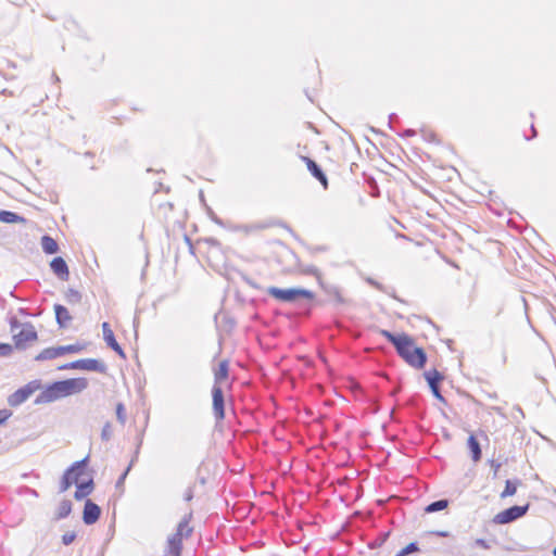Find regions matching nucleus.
I'll return each mask as SVG.
<instances>
[{
  "label": "nucleus",
  "mask_w": 556,
  "mask_h": 556,
  "mask_svg": "<svg viewBox=\"0 0 556 556\" xmlns=\"http://www.w3.org/2000/svg\"><path fill=\"white\" fill-rule=\"evenodd\" d=\"M40 388H41L40 380L29 381L28 383H26L22 388L17 389L14 393H12L9 396L8 402L10 404V406L15 407V406L23 404L26 400H28V397L33 393H35Z\"/></svg>",
  "instance_id": "nucleus-5"
},
{
  "label": "nucleus",
  "mask_w": 556,
  "mask_h": 556,
  "mask_svg": "<svg viewBox=\"0 0 556 556\" xmlns=\"http://www.w3.org/2000/svg\"><path fill=\"white\" fill-rule=\"evenodd\" d=\"M389 533H383L381 534L380 538L376 539L375 542L372 543V546H381L384 541L387 540Z\"/></svg>",
  "instance_id": "nucleus-42"
},
{
  "label": "nucleus",
  "mask_w": 556,
  "mask_h": 556,
  "mask_svg": "<svg viewBox=\"0 0 556 556\" xmlns=\"http://www.w3.org/2000/svg\"><path fill=\"white\" fill-rule=\"evenodd\" d=\"M37 338V331L30 323H25L20 331L13 334L14 345L18 350L26 349L27 343L36 341Z\"/></svg>",
  "instance_id": "nucleus-7"
},
{
  "label": "nucleus",
  "mask_w": 556,
  "mask_h": 556,
  "mask_svg": "<svg viewBox=\"0 0 556 556\" xmlns=\"http://www.w3.org/2000/svg\"><path fill=\"white\" fill-rule=\"evenodd\" d=\"M101 516V508L91 500L85 502L83 510V521L85 525L90 526L96 523Z\"/></svg>",
  "instance_id": "nucleus-11"
},
{
  "label": "nucleus",
  "mask_w": 556,
  "mask_h": 556,
  "mask_svg": "<svg viewBox=\"0 0 556 556\" xmlns=\"http://www.w3.org/2000/svg\"><path fill=\"white\" fill-rule=\"evenodd\" d=\"M491 467L493 468V477L495 478L497 476V471L501 467V464L495 460H490Z\"/></svg>",
  "instance_id": "nucleus-45"
},
{
  "label": "nucleus",
  "mask_w": 556,
  "mask_h": 556,
  "mask_svg": "<svg viewBox=\"0 0 556 556\" xmlns=\"http://www.w3.org/2000/svg\"><path fill=\"white\" fill-rule=\"evenodd\" d=\"M192 513L186 514L176 527V531L170 534L166 540L164 548V556H181L182 540L188 539L193 533V528L190 526Z\"/></svg>",
  "instance_id": "nucleus-2"
},
{
  "label": "nucleus",
  "mask_w": 556,
  "mask_h": 556,
  "mask_svg": "<svg viewBox=\"0 0 556 556\" xmlns=\"http://www.w3.org/2000/svg\"><path fill=\"white\" fill-rule=\"evenodd\" d=\"M72 502L70 500H63L55 511V520H61L68 517L72 513Z\"/></svg>",
  "instance_id": "nucleus-24"
},
{
  "label": "nucleus",
  "mask_w": 556,
  "mask_h": 556,
  "mask_svg": "<svg viewBox=\"0 0 556 556\" xmlns=\"http://www.w3.org/2000/svg\"><path fill=\"white\" fill-rule=\"evenodd\" d=\"M516 410H517V413H519L521 416H523V412H522L521 407L517 406V407H516Z\"/></svg>",
  "instance_id": "nucleus-50"
},
{
  "label": "nucleus",
  "mask_w": 556,
  "mask_h": 556,
  "mask_svg": "<svg viewBox=\"0 0 556 556\" xmlns=\"http://www.w3.org/2000/svg\"><path fill=\"white\" fill-rule=\"evenodd\" d=\"M65 300L70 304H78L81 301V293L78 290L70 288L65 293Z\"/></svg>",
  "instance_id": "nucleus-28"
},
{
  "label": "nucleus",
  "mask_w": 556,
  "mask_h": 556,
  "mask_svg": "<svg viewBox=\"0 0 556 556\" xmlns=\"http://www.w3.org/2000/svg\"><path fill=\"white\" fill-rule=\"evenodd\" d=\"M75 539H76L75 532H66L62 535V543L64 545H70L75 541Z\"/></svg>",
  "instance_id": "nucleus-37"
},
{
  "label": "nucleus",
  "mask_w": 556,
  "mask_h": 556,
  "mask_svg": "<svg viewBox=\"0 0 556 556\" xmlns=\"http://www.w3.org/2000/svg\"><path fill=\"white\" fill-rule=\"evenodd\" d=\"M116 417H117V420L122 424V425H125L126 422V410H125V407L122 403H118L117 406H116Z\"/></svg>",
  "instance_id": "nucleus-34"
},
{
  "label": "nucleus",
  "mask_w": 556,
  "mask_h": 556,
  "mask_svg": "<svg viewBox=\"0 0 556 556\" xmlns=\"http://www.w3.org/2000/svg\"><path fill=\"white\" fill-rule=\"evenodd\" d=\"M475 545L479 546L481 548H484V549H489L490 548L489 543L484 539H477L475 541Z\"/></svg>",
  "instance_id": "nucleus-40"
},
{
  "label": "nucleus",
  "mask_w": 556,
  "mask_h": 556,
  "mask_svg": "<svg viewBox=\"0 0 556 556\" xmlns=\"http://www.w3.org/2000/svg\"><path fill=\"white\" fill-rule=\"evenodd\" d=\"M113 435V428L111 422H105L101 431L102 441H110Z\"/></svg>",
  "instance_id": "nucleus-33"
},
{
  "label": "nucleus",
  "mask_w": 556,
  "mask_h": 556,
  "mask_svg": "<svg viewBox=\"0 0 556 556\" xmlns=\"http://www.w3.org/2000/svg\"><path fill=\"white\" fill-rule=\"evenodd\" d=\"M76 365V361L74 362H71V363H67V364H64L62 366L59 367L60 370H65V369H77V366Z\"/></svg>",
  "instance_id": "nucleus-44"
},
{
  "label": "nucleus",
  "mask_w": 556,
  "mask_h": 556,
  "mask_svg": "<svg viewBox=\"0 0 556 556\" xmlns=\"http://www.w3.org/2000/svg\"><path fill=\"white\" fill-rule=\"evenodd\" d=\"M408 365L417 369L425 367L427 363V354L422 348L415 346L414 341L409 338L396 352Z\"/></svg>",
  "instance_id": "nucleus-3"
},
{
  "label": "nucleus",
  "mask_w": 556,
  "mask_h": 556,
  "mask_svg": "<svg viewBox=\"0 0 556 556\" xmlns=\"http://www.w3.org/2000/svg\"><path fill=\"white\" fill-rule=\"evenodd\" d=\"M93 488H94V483H93L92 478H89L86 481H79L76 484V491L74 493L75 500H77V501L84 500L85 497H87L88 495H90L92 493Z\"/></svg>",
  "instance_id": "nucleus-16"
},
{
  "label": "nucleus",
  "mask_w": 556,
  "mask_h": 556,
  "mask_svg": "<svg viewBox=\"0 0 556 556\" xmlns=\"http://www.w3.org/2000/svg\"><path fill=\"white\" fill-rule=\"evenodd\" d=\"M303 273L306 275L315 276L318 280V283L323 281L319 269L314 265H307L303 268Z\"/></svg>",
  "instance_id": "nucleus-32"
},
{
  "label": "nucleus",
  "mask_w": 556,
  "mask_h": 556,
  "mask_svg": "<svg viewBox=\"0 0 556 556\" xmlns=\"http://www.w3.org/2000/svg\"><path fill=\"white\" fill-rule=\"evenodd\" d=\"M450 502L446 498L438 500L426 506L425 511L428 514L441 511L447 508Z\"/></svg>",
  "instance_id": "nucleus-26"
},
{
  "label": "nucleus",
  "mask_w": 556,
  "mask_h": 556,
  "mask_svg": "<svg viewBox=\"0 0 556 556\" xmlns=\"http://www.w3.org/2000/svg\"><path fill=\"white\" fill-rule=\"evenodd\" d=\"M303 160L307 165V169L312 174L314 178H316L325 188H327L328 180L327 176L321 169V167L312 159L304 156Z\"/></svg>",
  "instance_id": "nucleus-14"
},
{
  "label": "nucleus",
  "mask_w": 556,
  "mask_h": 556,
  "mask_svg": "<svg viewBox=\"0 0 556 556\" xmlns=\"http://www.w3.org/2000/svg\"><path fill=\"white\" fill-rule=\"evenodd\" d=\"M74 468H67L61 479L60 482V493L67 491L72 486V481H70V475L72 473Z\"/></svg>",
  "instance_id": "nucleus-29"
},
{
  "label": "nucleus",
  "mask_w": 556,
  "mask_h": 556,
  "mask_svg": "<svg viewBox=\"0 0 556 556\" xmlns=\"http://www.w3.org/2000/svg\"><path fill=\"white\" fill-rule=\"evenodd\" d=\"M88 387L86 378H71L47 386L35 399V404H46L59 399L80 393Z\"/></svg>",
  "instance_id": "nucleus-1"
},
{
  "label": "nucleus",
  "mask_w": 556,
  "mask_h": 556,
  "mask_svg": "<svg viewBox=\"0 0 556 556\" xmlns=\"http://www.w3.org/2000/svg\"><path fill=\"white\" fill-rule=\"evenodd\" d=\"M11 416V413L7 409L0 410V425L4 424L8 418Z\"/></svg>",
  "instance_id": "nucleus-41"
},
{
  "label": "nucleus",
  "mask_w": 556,
  "mask_h": 556,
  "mask_svg": "<svg viewBox=\"0 0 556 556\" xmlns=\"http://www.w3.org/2000/svg\"><path fill=\"white\" fill-rule=\"evenodd\" d=\"M132 463H134V460H131V463H130V464H129V466L126 468V470L121 475V477H119V478H118V480L116 481V486H121V485L124 483V481H125V479H126V477H127L128 472L130 471V468H131V466H132Z\"/></svg>",
  "instance_id": "nucleus-39"
},
{
  "label": "nucleus",
  "mask_w": 556,
  "mask_h": 556,
  "mask_svg": "<svg viewBox=\"0 0 556 556\" xmlns=\"http://www.w3.org/2000/svg\"><path fill=\"white\" fill-rule=\"evenodd\" d=\"M81 350H83V346L79 344H70V345L58 346L59 356H62L66 353H78Z\"/></svg>",
  "instance_id": "nucleus-30"
},
{
  "label": "nucleus",
  "mask_w": 556,
  "mask_h": 556,
  "mask_svg": "<svg viewBox=\"0 0 556 556\" xmlns=\"http://www.w3.org/2000/svg\"><path fill=\"white\" fill-rule=\"evenodd\" d=\"M54 313H55V319L56 324L60 328L67 327V324L72 320V316L70 315L67 308L61 304L54 305Z\"/></svg>",
  "instance_id": "nucleus-19"
},
{
  "label": "nucleus",
  "mask_w": 556,
  "mask_h": 556,
  "mask_svg": "<svg viewBox=\"0 0 556 556\" xmlns=\"http://www.w3.org/2000/svg\"><path fill=\"white\" fill-rule=\"evenodd\" d=\"M424 376L429 384V388H430L433 396L435 399H438L439 401L444 402L445 400L440 391V383L444 379L443 374H441L437 369H431V370L425 371Z\"/></svg>",
  "instance_id": "nucleus-9"
},
{
  "label": "nucleus",
  "mask_w": 556,
  "mask_h": 556,
  "mask_svg": "<svg viewBox=\"0 0 556 556\" xmlns=\"http://www.w3.org/2000/svg\"><path fill=\"white\" fill-rule=\"evenodd\" d=\"M0 222L5 224H16L25 223L26 219L14 212L2 210L0 211Z\"/></svg>",
  "instance_id": "nucleus-23"
},
{
  "label": "nucleus",
  "mask_w": 556,
  "mask_h": 556,
  "mask_svg": "<svg viewBox=\"0 0 556 556\" xmlns=\"http://www.w3.org/2000/svg\"><path fill=\"white\" fill-rule=\"evenodd\" d=\"M213 413L215 419L220 421L225 418V396L220 386L214 384L212 388Z\"/></svg>",
  "instance_id": "nucleus-8"
},
{
  "label": "nucleus",
  "mask_w": 556,
  "mask_h": 556,
  "mask_svg": "<svg viewBox=\"0 0 556 556\" xmlns=\"http://www.w3.org/2000/svg\"><path fill=\"white\" fill-rule=\"evenodd\" d=\"M103 339L106 342L108 346L111 348L114 352H116L122 358H126V355L115 339L114 332L111 329L109 323L102 324Z\"/></svg>",
  "instance_id": "nucleus-13"
},
{
  "label": "nucleus",
  "mask_w": 556,
  "mask_h": 556,
  "mask_svg": "<svg viewBox=\"0 0 556 556\" xmlns=\"http://www.w3.org/2000/svg\"><path fill=\"white\" fill-rule=\"evenodd\" d=\"M85 155H86V156H93V153H91V152H86V154H85Z\"/></svg>",
  "instance_id": "nucleus-55"
},
{
  "label": "nucleus",
  "mask_w": 556,
  "mask_h": 556,
  "mask_svg": "<svg viewBox=\"0 0 556 556\" xmlns=\"http://www.w3.org/2000/svg\"><path fill=\"white\" fill-rule=\"evenodd\" d=\"M319 286L337 306L350 303V300L342 295L341 289L337 285L323 280L319 282Z\"/></svg>",
  "instance_id": "nucleus-10"
},
{
  "label": "nucleus",
  "mask_w": 556,
  "mask_h": 556,
  "mask_svg": "<svg viewBox=\"0 0 556 556\" xmlns=\"http://www.w3.org/2000/svg\"><path fill=\"white\" fill-rule=\"evenodd\" d=\"M59 357L58 346L56 348H47L42 350L35 359L38 362L41 361H48V359H54Z\"/></svg>",
  "instance_id": "nucleus-27"
},
{
  "label": "nucleus",
  "mask_w": 556,
  "mask_h": 556,
  "mask_svg": "<svg viewBox=\"0 0 556 556\" xmlns=\"http://www.w3.org/2000/svg\"><path fill=\"white\" fill-rule=\"evenodd\" d=\"M531 130H532V136L535 137L536 136V130H535L533 125L531 126Z\"/></svg>",
  "instance_id": "nucleus-51"
},
{
  "label": "nucleus",
  "mask_w": 556,
  "mask_h": 556,
  "mask_svg": "<svg viewBox=\"0 0 556 556\" xmlns=\"http://www.w3.org/2000/svg\"><path fill=\"white\" fill-rule=\"evenodd\" d=\"M41 248L46 254H55L59 251L58 242L49 235L41 238Z\"/></svg>",
  "instance_id": "nucleus-22"
},
{
  "label": "nucleus",
  "mask_w": 556,
  "mask_h": 556,
  "mask_svg": "<svg viewBox=\"0 0 556 556\" xmlns=\"http://www.w3.org/2000/svg\"><path fill=\"white\" fill-rule=\"evenodd\" d=\"M418 551H419L418 544L416 542H412L408 545H406L404 548L399 551L395 556H408Z\"/></svg>",
  "instance_id": "nucleus-31"
},
{
  "label": "nucleus",
  "mask_w": 556,
  "mask_h": 556,
  "mask_svg": "<svg viewBox=\"0 0 556 556\" xmlns=\"http://www.w3.org/2000/svg\"><path fill=\"white\" fill-rule=\"evenodd\" d=\"M192 498V494H187L186 500L189 501Z\"/></svg>",
  "instance_id": "nucleus-54"
},
{
  "label": "nucleus",
  "mask_w": 556,
  "mask_h": 556,
  "mask_svg": "<svg viewBox=\"0 0 556 556\" xmlns=\"http://www.w3.org/2000/svg\"><path fill=\"white\" fill-rule=\"evenodd\" d=\"M553 556H556V547L553 549Z\"/></svg>",
  "instance_id": "nucleus-56"
},
{
  "label": "nucleus",
  "mask_w": 556,
  "mask_h": 556,
  "mask_svg": "<svg viewBox=\"0 0 556 556\" xmlns=\"http://www.w3.org/2000/svg\"><path fill=\"white\" fill-rule=\"evenodd\" d=\"M416 135V131L414 129H405L404 132H403V136L404 137H414Z\"/></svg>",
  "instance_id": "nucleus-46"
},
{
  "label": "nucleus",
  "mask_w": 556,
  "mask_h": 556,
  "mask_svg": "<svg viewBox=\"0 0 556 556\" xmlns=\"http://www.w3.org/2000/svg\"><path fill=\"white\" fill-rule=\"evenodd\" d=\"M366 281H367V283H369L370 286H372L377 290L382 291V292H387L386 287L383 285H381L380 282H378L377 280H375L372 278H367Z\"/></svg>",
  "instance_id": "nucleus-38"
},
{
  "label": "nucleus",
  "mask_w": 556,
  "mask_h": 556,
  "mask_svg": "<svg viewBox=\"0 0 556 556\" xmlns=\"http://www.w3.org/2000/svg\"><path fill=\"white\" fill-rule=\"evenodd\" d=\"M381 334L393 344L396 352L402 349V345L410 338L409 336L402 333V334H395L392 333L389 330H381Z\"/></svg>",
  "instance_id": "nucleus-18"
},
{
  "label": "nucleus",
  "mask_w": 556,
  "mask_h": 556,
  "mask_svg": "<svg viewBox=\"0 0 556 556\" xmlns=\"http://www.w3.org/2000/svg\"><path fill=\"white\" fill-rule=\"evenodd\" d=\"M10 324V330L14 334L17 329L22 328L23 325L18 321V319L15 316H11L9 319Z\"/></svg>",
  "instance_id": "nucleus-36"
},
{
  "label": "nucleus",
  "mask_w": 556,
  "mask_h": 556,
  "mask_svg": "<svg viewBox=\"0 0 556 556\" xmlns=\"http://www.w3.org/2000/svg\"><path fill=\"white\" fill-rule=\"evenodd\" d=\"M397 115L395 113H392L389 115V127L392 128V123L397 121Z\"/></svg>",
  "instance_id": "nucleus-47"
},
{
  "label": "nucleus",
  "mask_w": 556,
  "mask_h": 556,
  "mask_svg": "<svg viewBox=\"0 0 556 556\" xmlns=\"http://www.w3.org/2000/svg\"><path fill=\"white\" fill-rule=\"evenodd\" d=\"M229 363L224 359L218 364V368L214 371V384L220 386V383L228 378Z\"/></svg>",
  "instance_id": "nucleus-20"
},
{
  "label": "nucleus",
  "mask_w": 556,
  "mask_h": 556,
  "mask_svg": "<svg viewBox=\"0 0 556 556\" xmlns=\"http://www.w3.org/2000/svg\"><path fill=\"white\" fill-rule=\"evenodd\" d=\"M468 448L473 462H479L482 457L481 446L473 434H470L467 441Z\"/></svg>",
  "instance_id": "nucleus-21"
},
{
  "label": "nucleus",
  "mask_w": 556,
  "mask_h": 556,
  "mask_svg": "<svg viewBox=\"0 0 556 556\" xmlns=\"http://www.w3.org/2000/svg\"><path fill=\"white\" fill-rule=\"evenodd\" d=\"M267 292L276 300L285 303H295L300 299H306L308 301L314 299V293L312 291L302 288L280 289L277 287H269Z\"/></svg>",
  "instance_id": "nucleus-4"
},
{
  "label": "nucleus",
  "mask_w": 556,
  "mask_h": 556,
  "mask_svg": "<svg viewBox=\"0 0 556 556\" xmlns=\"http://www.w3.org/2000/svg\"><path fill=\"white\" fill-rule=\"evenodd\" d=\"M521 484V481L519 479L515 480H506L505 488L503 492L501 493V498H506L508 496H513L517 492V486Z\"/></svg>",
  "instance_id": "nucleus-25"
},
{
  "label": "nucleus",
  "mask_w": 556,
  "mask_h": 556,
  "mask_svg": "<svg viewBox=\"0 0 556 556\" xmlns=\"http://www.w3.org/2000/svg\"><path fill=\"white\" fill-rule=\"evenodd\" d=\"M75 366L80 370L96 371L100 374H105L108 370L106 365L102 361L96 358L77 359Z\"/></svg>",
  "instance_id": "nucleus-12"
},
{
  "label": "nucleus",
  "mask_w": 556,
  "mask_h": 556,
  "mask_svg": "<svg viewBox=\"0 0 556 556\" xmlns=\"http://www.w3.org/2000/svg\"><path fill=\"white\" fill-rule=\"evenodd\" d=\"M528 510L529 504L522 506L514 505L495 515L493 521L497 525L510 523L523 517Z\"/></svg>",
  "instance_id": "nucleus-6"
},
{
  "label": "nucleus",
  "mask_w": 556,
  "mask_h": 556,
  "mask_svg": "<svg viewBox=\"0 0 556 556\" xmlns=\"http://www.w3.org/2000/svg\"><path fill=\"white\" fill-rule=\"evenodd\" d=\"M88 465V456L75 462L68 468H74L72 473L70 475V481L72 484H77L79 482V478L85 473L86 467Z\"/></svg>",
  "instance_id": "nucleus-17"
},
{
  "label": "nucleus",
  "mask_w": 556,
  "mask_h": 556,
  "mask_svg": "<svg viewBox=\"0 0 556 556\" xmlns=\"http://www.w3.org/2000/svg\"><path fill=\"white\" fill-rule=\"evenodd\" d=\"M28 490H29V492H30L31 494H34L35 496H38V493H37V491H36V490H33V489H28Z\"/></svg>",
  "instance_id": "nucleus-52"
},
{
  "label": "nucleus",
  "mask_w": 556,
  "mask_h": 556,
  "mask_svg": "<svg viewBox=\"0 0 556 556\" xmlns=\"http://www.w3.org/2000/svg\"><path fill=\"white\" fill-rule=\"evenodd\" d=\"M13 346L9 343H0V357H8L12 354Z\"/></svg>",
  "instance_id": "nucleus-35"
},
{
  "label": "nucleus",
  "mask_w": 556,
  "mask_h": 556,
  "mask_svg": "<svg viewBox=\"0 0 556 556\" xmlns=\"http://www.w3.org/2000/svg\"><path fill=\"white\" fill-rule=\"evenodd\" d=\"M434 534L439 538H447L450 533L447 531H435Z\"/></svg>",
  "instance_id": "nucleus-48"
},
{
  "label": "nucleus",
  "mask_w": 556,
  "mask_h": 556,
  "mask_svg": "<svg viewBox=\"0 0 556 556\" xmlns=\"http://www.w3.org/2000/svg\"><path fill=\"white\" fill-rule=\"evenodd\" d=\"M211 218L213 222H215L218 225H222V220L211 212Z\"/></svg>",
  "instance_id": "nucleus-49"
},
{
  "label": "nucleus",
  "mask_w": 556,
  "mask_h": 556,
  "mask_svg": "<svg viewBox=\"0 0 556 556\" xmlns=\"http://www.w3.org/2000/svg\"><path fill=\"white\" fill-rule=\"evenodd\" d=\"M50 267L60 279L65 280L68 278V266L63 257H54L50 263Z\"/></svg>",
  "instance_id": "nucleus-15"
},
{
  "label": "nucleus",
  "mask_w": 556,
  "mask_h": 556,
  "mask_svg": "<svg viewBox=\"0 0 556 556\" xmlns=\"http://www.w3.org/2000/svg\"><path fill=\"white\" fill-rule=\"evenodd\" d=\"M241 278H242V280H243L244 282H247V283H248L249 286H251L252 288H255V289H257V288H258V286H257V285H256L252 279H250L247 275L241 274Z\"/></svg>",
  "instance_id": "nucleus-43"
},
{
  "label": "nucleus",
  "mask_w": 556,
  "mask_h": 556,
  "mask_svg": "<svg viewBox=\"0 0 556 556\" xmlns=\"http://www.w3.org/2000/svg\"><path fill=\"white\" fill-rule=\"evenodd\" d=\"M315 251H326V248L325 247H318L315 249Z\"/></svg>",
  "instance_id": "nucleus-53"
}]
</instances>
